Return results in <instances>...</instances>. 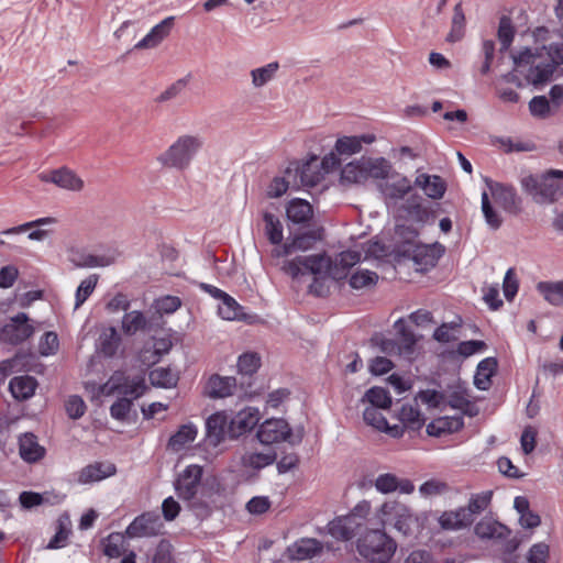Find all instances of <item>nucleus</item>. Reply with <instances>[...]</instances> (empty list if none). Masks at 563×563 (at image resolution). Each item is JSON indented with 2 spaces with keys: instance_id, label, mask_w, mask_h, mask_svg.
Instances as JSON below:
<instances>
[{
  "instance_id": "f257e3e1",
  "label": "nucleus",
  "mask_w": 563,
  "mask_h": 563,
  "mask_svg": "<svg viewBox=\"0 0 563 563\" xmlns=\"http://www.w3.org/2000/svg\"><path fill=\"white\" fill-rule=\"evenodd\" d=\"M514 70L504 76L506 82L522 86L519 76L534 87L549 82L563 65V43L522 47L511 54Z\"/></svg>"
},
{
  "instance_id": "f03ea898",
  "label": "nucleus",
  "mask_w": 563,
  "mask_h": 563,
  "mask_svg": "<svg viewBox=\"0 0 563 563\" xmlns=\"http://www.w3.org/2000/svg\"><path fill=\"white\" fill-rule=\"evenodd\" d=\"M203 467L197 464L187 465L178 475L174 483L177 496L187 504V507L197 518H206L210 515V506L205 500L198 498V493L202 488Z\"/></svg>"
},
{
  "instance_id": "7ed1b4c3",
  "label": "nucleus",
  "mask_w": 563,
  "mask_h": 563,
  "mask_svg": "<svg viewBox=\"0 0 563 563\" xmlns=\"http://www.w3.org/2000/svg\"><path fill=\"white\" fill-rule=\"evenodd\" d=\"M203 146L200 135L183 134L166 151L158 155V163L167 168L187 169Z\"/></svg>"
},
{
  "instance_id": "20e7f679",
  "label": "nucleus",
  "mask_w": 563,
  "mask_h": 563,
  "mask_svg": "<svg viewBox=\"0 0 563 563\" xmlns=\"http://www.w3.org/2000/svg\"><path fill=\"white\" fill-rule=\"evenodd\" d=\"M356 550L368 563H388L397 550V543L384 530L373 529L357 539Z\"/></svg>"
},
{
  "instance_id": "39448f33",
  "label": "nucleus",
  "mask_w": 563,
  "mask_h": 563,
  "mask_svg": "<svg viewBox=\"0 0 563 563\" xmlns=\"http://www.w3.org/2000/svg\"><path fill=\"white\" fill-rule=\"evenodd\" d=\"M521 186L537 203H552L563 196V170L551 169L541 176H526Z\"/></svg>"
},
{
  "instance_id": "423d86ee",
  "label": "nucleus",
  "mask_w": 563,
  "mask_h": 563,
  "mask_svg": "<svg viewBox=\"0 0 563 563\" xmlns=\"http://www.w3.org/2000/svg\"><path fill=\"white\" fill-rule=\"evenodd\" d=\"M377 518L383 526L391 525L399 533L412 536L419 528L416 514L405 504L386 501L377 511Z\"/></svg>"
},
{
  "instance_id": "0eeeda50",
  "label": "nucleus",
  "mask_w": 563,
  "mask_h": 563,
  "mask_svg": "<svg viewBox=\"0 0 563 563\" xmlns=\"http://www.w3.org/2000/svg\"><path fill=\"white\" fill-rule=\"evenodd\" d=\"M331 266V256L325 252L300 255L283 263L282 271L289 275L292 279H297L305 274H312L314 276L327 274L329 275V267Z\"/></svg>"
},
{
  "instance_id": "6e6552de",
  "label": "nucleus",
  "mask_w": 563,
  "mask_h": 563,
  "mask_svg": "<svg viewBox=\"0 0 563 563\" xmlns=\"http://www.w3.org/2000/svg\"><path fill=\"white\" fill-rule=\"evenodd\" d=\"M146 389L143 377H129L123 372H114L110 378L99 387V394L102 396L128 397L132 401L140 398Z\"/></svg>"
},
{
  "instance_id": "1a4fd4ad",
  "label": "nucleus",
  "mask_w": 563,
  "mask_h": 563,
  "mask_svg": "<svg viewBox=\"0 0 563 563\" xmlns=\"http://www.w3.org/2000/svg\"><path fill=\"white\" fill-rule=\"evenodd\" d=\"M445 252V247L439 243L434 242L432 244H408V246L401 250V255L411 258L417 269L419 271H429L434 267L438 261L442 257Z\"/></svg>"
},
{
  "instance_id": "9d476101",
  "label": "nucleus",
  "mask_w": 563,
  "mask_h": 563,
  "mask_svg": "<svg viewBox=\"0 0 563 563\" xmlns=\"http://www.w3.org/2000/svg\"><path fill=\"white\" fill-rule=\"evenodd\" d=\"M256 435L260 442L266 445L283 441H289L291 444H295L301 441V435L296 441L290 439L291 429L288 422L282 418L266 419L260 426Z\"/></svg>"
},
{
  "instance_id": "9b49d317",
  "label": "nucleus",
  "mask_w": 563,
  "mask_h": 563,
  "mask_svg": "<svg viewBox=\"0 0 563 563\" xmlns=\"http://www.w3.org/2000/svg\"><path fill=\"white\" fill-rule=\"evenodd\" d=\"M286 175L298 180V188L314 187L323 178L317 157L303 163L290 162L286 168Z\"/></svg>"
},
{
  "instance_id": "f8f14e48",
  "label": "nucleus",
  "mask_w": 563,
  "mask_h": 563,
  "mask_svg": "<svg viewBox=\"0 0 563 563\" xmlns=\"http://www.w3.org/2000/svg\"><path fill=\"white\" fill-rule=\"evenodd\" d=\"M27 314L19 312L10 319V321L1 329V340L10 344H19L29 339L34 329L29 324Z\"/></svg>"
},
{
  "instance_id": "ddd939ff",
  "label": "nucleus",
  "mask_w": 563,
  "mask_h": 563,
  "mask_svg": "<svg viewBox=\"0 0 563 563\" xmlns=\"http://www.w3.org/2000/svg\"><path fill=\"white\" fill-rule=\"evenodd\" d=\"M163 525L155 512H144L137 516L126 528L125 534L129 538L152 537L159 533Z\"/></svg>"
},
{
  "instance_id": "4468645a",
  "label": "nucleus",
  "mask_w": 563,
  "mask_h": 563,
  "mask_svg": "<svg viewBox=\"0 0 563 563\" xmlns=\"http://www.w3.org/2000/svg\"><path fill=\"white\" fill-rule=\"evenodd\" d=\"M488 186L495 202L506 212L517 214L521 211V199L512 187L499 183H490Z\"/></svg>"
},
{
  "instance_id": "2eb2a0df",
  "label": "nucleus",
  "mask_w": 563,
  "mask_h": 563,
  "mask_svg": "<svg viewBox=\"0 0 563 563\" xmlns=\"http://www.w3.org/2000/svg\"><path fill=\"white\" fill-rule=\"evenodd\" d=\"M235 388V377L212 374L205 384L203 394L211 399H222L232 396Z\"/></svg>"
},
{
  "instance_id": "dca6fc26",
  "label": "nucleus",
  "mask_w": 563,
  "mask_h": 563,
  "mask_svg": "<svg viewBox=\"0 0 563 563\" xmlns=\"http://www.w3.org/2000/svg\"><path fill=\"white\" fill-rule=\"evenodd\" d=\"M475 534L482 540L504 541L511 534V530L492 517L482 518L474 527Z\"/></svg>"
},
{
  "instance_id": "f3484780",
  "label": "nucleus",
  "mask_w": 563,
  "mask_h": 563,
  "mask_svg": "<svg viewBox=\"0 0 563 563\" xmlns=\"http://www.w3.org/2000/svg\"><path fill=\"white\" fill-rule=\"evenodd\" d=\"M375 489L380 494H411L415 490L413 483L408 478H398L395 474H379L374 482Z\"/></svg>"
},
{
  "instance_id": "a211bd4d",
  "label": "nucleus",
  "mask_w": 563,
  "mask_h": 563,
  "mask_svg": "<svg viewBox=\"0 0 563 563\" xmlns=\"http://www.w3.org/2000/svg\"><path fill=\"white\" fill-rule=\"evenodd\" d=\"M361 261V253L346 250L340 252L334 258L331 257L329 276L334 280L346 278L349 271Z\"/></svg>"
},
{
  "instance_id": "6ab92c4d",
  "label": "nucleus",
  "mask_w": 563,
  "mask_h": 563,
  "mask_svg": "<svg viewBox=\"0 0 563 563\" xmlns=\"http://www.w3.org/2000/svg\"><path fill=\"white\" fill-rule=\"evenodd\" d=\"M18 444L20 457L29 464L41 461L46 454L45 448L38 443L37 437L32 432L21 434Z\"/></svg>"
},
{
  "instance_id": "aec40b11",
  "label": "nucleus",
  "mask_w": 563,
  "mask_h": 563,
  "mask_svg": "<svg viewBox=\"0 0 563 563\" xmlns=\"http://www.w3.org/2000/svg\"><path fill=\"white\" fill-rule=\"evenodd\" d=\"M40 178L44 183H52L67 190L78 191L84 187V181L73 170L65 167L42 173Z\"/></svg>"
},
{
  "instance_id": "412c9836",
  "label": "nucleus",
  "mask_w": 563,
  "mask_h": 563,
  "mask_svg": "<svg viewBox=\"0 0 563 563\" xmlns=\"http://www.w3.org/2000/svg\"><path fill=\"white\" fill-rule=\"evenodd\" d=\"M260 411L253 407L240 410L229 423V432L232 437H240L251 431L260 421Z\"/></svg>"
},
{
  "instance_id": "4be33fe9",
  "label": "nucleus",
  "mask_w": 563,
  "mask_h": 563,
  "mask_svg": "<svg viewBox=\"0 0 563 563\" xmlns=\"http://www.w3.org/2000/svg\"><path fill=\"white\" fill-rule=\"evenodd\" d=\"M378 189L386 199L397 201L410 192L412 184L409 178L395 175L379 183Z\"/></svg>"
},
{
  "instance_id": "5701e85b",
  "label": "nucleus",
  "mask_w": 563,
  "mask_h": 563,
  "mask_svg": "<svg viewBox=\"0 0 563 563\" xmlns=\"http://www.w3.org/2000/svg\"><path fill=\"white\" fill-rule=\"evenodd\" d=\"M361 528L362 527L347 515L335 517L327 526L328 533L338 541H349L353 539Z\"/></svg>"
},
{
  "instance_id": "b1692460",
  "label": "nucleus",
  "mask_w": 563,
  "mask_h": 563,
  "mask_svg": "<svg viewBox=\"0 0 563 563\" xmlns=\"http://www.w3.org/2000/svg\"><path fill=\"white\" fill-rule=\"evenodd\" d=\"M322 543L313 538H301L287 548V555L291 560H309L322 551Z\"/></svg>"
},
{
  "instance_id": "393cba45",
  "label": "nucleus",
  "mask_w": 563,
  "mask_h": 563,
  "mask_svg": "<svg viewBox=\"0 0 563 563\" xmlns=\"http://www.w3.org/2000/svg\"><path fill=\"white\" fill-rule=\"evenodd\" d=\"M174 16H167L154 25L150 32L135 44L134 48L144 49L157 46L164 38L169 35L174 25Z\"/></svg>"
},
{
  "instance_id": "a878e982",
  "label": "nucleus",
  "mask_w": 563,
  "mask_h": 563,
  "mask_svg": "<svg viewBox=\"0 0 563 563\" xmlns=\"http://www.w3.org/2000/svg\"><path fill=\"white\" fill-rule=\"evenodd\" d=\"M228 424V416L223 411L212 413L206 420V441L211 446L221 443L225 435V427Z\"/></svg>"
},
{
  "instance_id": "bb28decb",
  "label": "nucleus",
  "mask_w": 563,
  "mask_h": 563,
  "mask_svg": "<svg viewBox=\"0 0 563 563\" xmlns=\"http://www.w3.org/2000/svg\"><path fill=\"white\" fill-rule=\"evenodd\" d=\"M117 473V467L113 463L96 462L85 466L78 475L80 484H89L100 482L104 478L113 476Z\"/></svg>"
},
{
  "instance_id": "cd10ccee",
  "label": "nucleus",
  "mask_w": 563,
  "mask_h": 563,
  "mask_svg": "<svg viewBox=\"0 0 563 563\" xmlns=\"http://www.w3.org/2000/svg\"><path fill=\"white\" fill-rule=\"evenodd\" d=\"M374 141V134L341 136L336 140L334 150L338 155L351 156L361 152L363 143L372 144Z\"/></svg>"
},
{
  "instance_id": "c85d7f7f",
  "label": "nucleus",
  "mask_w": 563,
  "mask_h": 563,
  "mask_svg": "<svg viewBox=\"0 0 563 563\" xmlns=\"http://www.w3.org/2000/svg\"><path fill=\"white\" fill-rule=\"evenodd\" d=\"M465 514L464 507H459L454 510H445L438 518L439 526L445 531L465 529L472 525L471 519H468Z\"/></svg>"
},
{
  "instance_id": "c756f323",
  "label": "nucleus",
  "mask_w": 563,
  "mask_h": 563,
  "mask_svg": "<svg viewBox=\"0 0 563 563\" xmlns=\"http://www.w3.org/2000/svg\"><path fill=\"white\" fill-rule=\"evenodd\" d=\"M464 427L462 416L441 417L427 426V433L431 437H441L460 431Z\"/></svg>"
},
{
  "instance_id": "7c9ffc66",
  "label": "nucleus",
  "mask_w": 563,
  "mask_h": 563,
  "mask_svg": "<svg viewBox=\"0 0 563 563\" xmlns=\"http://www.w3.org/2000/svg\"><path fill=\"white\" fill-rule=\"evenodd\" d=\"M497 360L495 357H486L482 360L474 375V385L479 390H488L492 386V377L497 371Z\"/></svg>"
},
{
  "instance_id": "2f4dec72",
  "label": "nucleus",
  "mask_w": 563,
  "mask_h": 563,
  "mask_svg": "<svg viewBox=\"0 0 563 563\" xmlns=\"http://www.w3.org/2000/svg\"><path fill=\"white\" fill-rule=\"evenodd\" d=\"M312 207L303 199L295 198L290 200L286 208L287 219L295 224H303L312 218Z\"/></svg>"
},
{
  "instance_id": "473e14b6",
  "label": "nucleus",
  "mask_w": 563,
  "mask_h": 563,
  "mask_svg": "<svg viewBox=\"0 0 563 563\" xmlns=\"http://www.w3.org/2000/svg\"><path fill=\"white\" fill-rule=\"evenodd\" d=\"M277 454L275 451L269 452H245L241 456V465L245 470L258 472L266 466L272 465L276 461Z\"/></svg>"
},
{
  "instance_id": "72a5a7b5",
  "label": "nucleus",
  "mask_w": 563,
  "mask_h": 563,
  "mask_svg": "<svg viewBox=\"0 0 563 563\" xmlns=\"http://www.w3.org/2000/svg\"><path fill=\"white\" fill-rule=\"evenodd\" d=\"M279 68V63L274 60L263 66L251 69L250 76L252 87L254 89H261L268 85L277 77Z\"/></svg>"
},
{
  "instance_id": "f704fd0d",
  "label": "nucleus",
  "mask_w": 563,
  "mask_h": 563,
  "mask_svg": "<svg viewBox=\"0 0 563 563\" xmlns=\"http://www.w3.org/2000/svg\"><path fill=\"white\" fill-rule=\"evenodd\" d=\"M36 387V379L29 375L13 377L9 384V389L12 396L18 400L31 398L34 395Z\"/></svg>"
},
{
  "instance_id": "c9c22d12",
  "label": "nucleus",
  "mask_w": 563,
  "mask_h": 563,
  "mask_svg": "<svg viewBox=\"0 0 563 563\" xmlns=\"http://www.w3.org/2000/svg\"><path fill=\"white\" fill-rule=\"evenodd\" d=\"M118 255L119 254L117 252H111L109 254L103 255L81 253L78 254L76 257L70 256V261L77 267H106L115 263Z\"/></svg>"
},
{
  "instance_id": "e433bc0d",
  "label": "nucleus",
  "mask_w": 563,
  "mask_h": 563,
  "mask_svg": "<svg viewBox=\"0 0 563 563\" xmlns=\"http://www.w3.org/2000/svg\"><path fill=\"white\" fill-rule=\"evenodd\" d=\"M415 184L432 199H440L445 192V184L440 176L421 174L416 178Z\"/></svg>"
},
{
  "instance_id": "4c0bfd02",
  "label": "nucleus",
  "mask_w": 563,
  "mask_h": 563,
  "mask_svg": "<svg viewBox=\"0 0 563 563\" xmlns=\"http://www.w3.org/2000/svg\"><path fill=\"white\" fill-rule=\"evenodd\" d=\"M397 417L404 427L415 431L420 430L424 424V417L419 410L417 401L415 404H404Z\"/></svg>"
},
{
  "instance_id": "58836bf2",
  "label": "nucleus",
  "mask_w": 563,
  "mask_h": 563,
  "mask_svg": "<svg viewBox=\"0 0 563 563\" xmlns=\"http://www.w3.org/2000/svg\"><path fill=\"white\" fill-rule=\"evenodd\" d=\"M536 289L551 306L560 307L563 305V279L558 282H539Z\"/></svg>"
},
{
  "instance_id": "ea45409f",
  "label": "nucleus",
  "mask_w": 563,
  "mask_h": 563,
  "mask_svg": "<svg viewBox=\"0 0 563 563\" xmlns=\"http://www.w3.org/2000/svg\"><path fill=\"white\" fill-rule=\"evenodd\" d=\"M198 433L197 427L189 422L183 424L175 434L169 438L168 446L174 451L183 450L187 444L195 441Z\"/></svg>"
},
{
  "instance_id": "a19ab883",
  "label": "nucleus",
  "mask_w": 563,
  "mask_h": 563,
  "mask_svg": "<svg viewBox=\"0 0 563 563\" xmlns=\"http://www.w3.org/2000/svg\"><path fill=\"white\" fill-rule=\"evenodd\" d=\"M493 492L485 490L478 494H473L468 500L467 506H463L465 515L474 522V517L485 511L492 503Z\"/></svg>"
},
{
  "instance_id": "79ce46f5",
  "label": "nucleus",
  "mask_w": 563,
  "mask_h": 563,
  "mask_svg": "<svg viewBox=\"0 0 563 563\" xmlns=\"http://www.w3.org/2000/svg\"><path fill=\"white\" fill-rule=\"evenodd\" d=\"M147 327V319L140 310L126 312L121 322V328L124 334L134 335L139 331L145 330Z\"/></svg>"
},
{
  "instance_id": "37998d69",
  "label": "nucleus",
  "mask_w": 563,
  "mask_h": 563,
  "mask_svg": "<svg viewBox=\"0 0 563 563\" xmlns=\"http://www.w3.org/2000/svg\"><path fill=\"white\" fill-rule=\"evenodd\" d=\"M363 402H368L369 407L379 409H389L391 406V397L384 387L374 386L369 388L362 398Z\"/></svg>"
},
{
  "instance_id": "c03bdc74",
  "label": "nucleus",
  "mask_w": 563,
  "mask_h": 563,
  "mask_svg": "<svg viewBox=\"0 0 563 563\" xmlns=\"http://www.w3.org/2000/svg\"><path fill=\"white\" fill-rule=\"evenodd\" d=\"M465 34V14L461 3L455 4L451 22V30L448 33L445 41L449 43H456L463 38Z\"/></svg>"
},
{
  "instance_id": "a18cd8bd",
  "label": "nucleus",
  "mask_w": 563,
  "mask_h": 563,
  "mask_svg": "<svg viewBox=\"0 0 563 563\" xmlns=\"http://www.w3.org/2000/svg\"><path fill=\"white\" fill-rule=\"evenodd\" d=\"M263 221L265 224V235L268 241L274 245L280 244L284 239V230L280 220L271 212H264Z\"/></svg>"
},
{
  "instance_id": "49530a36",
  "label": "nucleus",
  "mask_w": 563,
  "mask_h": 563,
  "mask_svg": "<svg viewBox=\"0 0 563 563\" xmlns=\"http://www.w3.org/2000/svg\"><path fill=\"white\" fill-rule=\"evenodd\" d=\"M363 166L367 173V177L382 179L383 181L388 178L391 165L386 158H363Z\"/></svg>"
},
{
  "instance_id": "de8ad7c7",
  "label": "nucleus",
  "mask_w": 563,
  "mask_h": 563,
  "mask_svg": "<svg viewBox=\"0 0 563 563\" xmlns=\"http://www.w3.org/2000/svg\"><path fill=\"white\" fill-rule=\"evenodd\" d=\"M289 188L298 189V180H294L292 177L287 176L285 170L284 176H276L272 179L266 192L269 198H279L286 194Z\"/></svg>"
},
{
  "instance_id": "09e8293b",
  "label": "nucleus",
  "mask_w": 563,
  "mask_h": 563,
  "mask_svg": "<svg viewBox=\"0 0 563 563\" xmlns=\"http://www.w3.org/2000/svg\"><path fill=\"white\" fill-rule=\"evenodd\" d=\"M218 313L224 320H239L243 317V308L233 297L227 295L219 303Z\"/></svg>"
},
{
  "instance_id": "8fccbe9b",
  "label": "nucleus",
  "mask_w": 563,
  "mask_h": 563,
  "mask_svg": "<svg viewBox=\"0 0 563 563\" xmlns=\"http://www.w3.org/2000/svg\"><path fill=\"white\" fill-rule=\"evenodd\" d=\"M515 27L512 25L511 19L503 15L499 20L497 37L500 43V51L506 52L511 46L515 38Z\"/></svg>"
},
{
  "instance_id": "3c124183",
  "label": "nucleus",
  "mask_w": 563,
  "mask_h": 563,
  "mask_svg": "<svg viewBox=\"0 0 563 563\" xmlns=\"http://www.w3.org/2000/svg\"><path fill=\"white\" fill-rule=\"evenodd\" d=\"M365 169V166H363V158L356 162H351L342 169V180L355 184L363 183L368 178Z\"/></svg>"
},
{
  "instance_id": "603ef678",
  "label": "nucleus",
  "mask_w": 563,
  "mask_h": 563,
  "mask_svg": "<svg viewBox=\"0 0 563 563\" xmlns=\"http://www.w3.org/2000/svg\"><path fill=\"white\" fill-rule=\"evenodd\" d=\"M177 376L170 368L157 367L150 372V380L154 386L170 388L177 384Z\"/></svg>"
},
{
  "instance_id": "864d4df0",
  "label": "nucleus",
  "mask_w": 563,
  "mask_h": 563,
  "mask_svg": "<svg viewBox=\"0 0 563 563\" xmlns=\"http://www.w3.org/2000/svg\"><path fill=\"white\" fill-rule=\"evenodd\" d=\"M378 282V275L368 269H358L352 274L349 284L353 289L360 290L366 287L375 286Z\"/></svg>"
},
{
  "instance_id": "5fc2aeb1",
  "label": "nucleus",
  "mask_w": 563,
  "mask_h": 563,
  "mask_svg": "<svg viewBox=\"0 0 563 563\" xmlns=\"http://www.w3.org/2000/svg\"><path fill=\"white\" fill-rule=\"evenodd\" d=\"M120 342H121V339H120V335H119L118 331L115 330V328H113V327L109 328L100 336L101 352L106 356H109V357L113 356L119 349Z\"/></svg>"
},
{
  "instance_id": "6e6d98bb",
  "label": "nucleus",
  "mask_w": 563,
  "mask_h": 563,
  "mask_svg": "<svg viewBox=\"0 0 563 563\" xmlns=\"http://www.w3.org/2000/svg\"><path fill=\"white\" fill-rule=\"evenodd\" d=\"M238 371L242 375H253L261 366V357L255 352L243 353L238 358Z\"/></svg>"
},
{
  "instance_id": "4d7b16f0",
  "label": "nucleus",
  "mask_w": 563,
  "mask_h": 563,
  "mask_svg": "<svg viewBox=\"0 0 563 563\" xmlns=\"http://www.w3.org/2000/svg\"><path fill=\"white\" fill-rule=\"evenodd\" d=\"M98 275L92 274L81 280L75 294V308H79L93 292L98 284Z\"/></svg>"
},
{
  "instance_id": "13d9d810",
  "label": "nucleus",
  "mask_w": 563,
  "mask_h": 563,
  "mask_svg": "<svg viewBox=\"0 0 563 563\" xmlns=\"http://www.w3.org/2000/svg\"><path fill=\"white\" fill-rule=\"evenodd\" d=\"M153 307L159 314H172L181 307V299L172 295L162 296L154 300Z\"/></svg>"
},
{
  "instance_id": "bf43d9fd",
  "label": "nucleus",
  "mask_w": 563,
  "mask_h": 563,
  "mask_svg": "<svg viewBox=\"0 0 563 563\" xmlns=\"http://www.w3.org/2000/svg\"><path fill=\"white\" fill-rule=\"evenodd\" d=\"M394 328L400 338L404 350L411 353L416 345V338L411 329L406 324L402 318L395 321Z\"/></svg>"
},
{
  "instance_id": "052dcab7",
  "label": "nucleus",
  "mask_w": 563,
  "mask_h": 563,
  "mask_svg": "<svg viewBox=\"0 0 563 563\" xmlns=\"http://www.w3.org/2000/svg\"><path fill=\"white\" fill-rule=\"evenodd\" d=\"M482 211H483L485 221L490 229L497 230L500 228V225L503 223V219L497 213V211L493 208V206L489 201L488 194L486 191H484L482 194Z\"/></svg>"
},
{
  "instance_id": "680f3d73",
  "label": "nucleus",
  "mask_w": 563,
  "mask_h": 563,
  "mask_svg": "<svg viewBox=\"0 0 563 563\" xmlns=\"http://www.w3.org/2000/svg\"><path fill=\"white\" fill-rule=\"evenodd\" d=\"M133 401L128 397H119L110 407V416L118 421H125L129 418Z\"/></svg>"
},
{
  "instance_id": "e2e57ef3",
  "label": "nucleus",
  "mask_w": 563,
  "mask_h": 563,
  "mask_svg": "<svg viewBox=\"0 0 563 563\" xmlns=\"http://www.w3.org/2000/svg\"><path fill=\"white\" fill-rule=\"evenodd\" d=\"M189 80L190 75H187L176 80L157 97V101L165 102L178 97L186 89L187 85L189 84Z\"/></svg>"
},
{
  "instance_id": "0e129e2a",
  "label": "nucleus",
  "mask_w": 563,
  "mask_h": 563,
  "mask_svg": "<svg viewBox=\"0 0 563 563\" xmlns=\"http://www.w3.org/2000/svg\"><path fill=\"white\" fill-rule=\"evenodd\" d=\"M379 410V408L367 406L363 411L364 421L378 431H380L383 428H387V419Z\"/></svg>"
},
{
  "instance_id": "69168bd1",
  "label": "nucleus",
  "mask_w": 563,
  "mask_h": 563,
  "mask_svg": "<svg viewBox=\"0 0 563 563\" xmlns=\"http://www.w3.org/2000/svg\"><path fill=\"white\" fill-rule=\"evenodd\" d=\"M449 489L448 485L439 479H429L419 487V493L422 497L429 498L440 496L446 493Z\"/></svg>"
},
{
  "instance_id": "338daca9",
  "label": "nucleus",
  "mask_w": 563,
  "mask_h": 563,
  "mask_svg": "<svg viewBox=\"0 0 563 563\" xmlns=\"http://www.w3.org/2000/svg\"><path fill=\"white\" fill-rule=\"evenodd\" d=\"M320 239V235L317 234L313 231L305 232L301 234H296L291 241L292 245L295 246L296 252L297 251H308L312 249L316 244V242Z\"/></svg>"
},
{
  "instance_id": "774afa93",
  "label": "nucleus",
  "mask_w": 563,
  "mask_h": 563,
  "mask_svg": "<svg viewBox=\"0 0 563 563\" xmlns=\"http://www.w3.org/2000/svg\"><path fill=\"white\" fill-rule=\"evenodd\" d=\"M550 555V548L544 542L534 543L527 554L528 563H547Z\"/></svg>"
}]
</instances>
